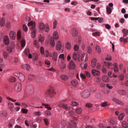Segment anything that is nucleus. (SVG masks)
<instances>
[{"instance_id":"obj_32","label":"nucleus","mask_w":128,"mask_h":128,"mask_svg":"<svg viewBox=\"0 0 128 128\" xmlns=\"http://www.w3.org/2000/svg\"><path fill=\"white\" fill-rule=\"evenodd\" d=\"M21 38V32L20 30H19L17 33V38L18 40H20Z\"/></svg>"},{"instance_id":"obj_43","label":"nucleus","mask_w":128,"mask_h":128,"mask_svg":"<svg viewBox=\"0 0 128 128\" xmlns=\"http://www.w3.org/2000/svg\"><path fill=\"white\" fill-rule=\"evenodd\" d=\"M43 105L44 106L45 108H47L48 110H51L52 109L51 107L49 106V105L48 104H43Z\"/></svg>"},{"instance_id":"obj_25","label":"nucleus","mask_w":128,"mask_h":128,"mask_svg":"<svg viewBox=\"0 0 128 128\" xmlns=\"http://www.w3.org/2000/svg\"><path fill=\"white\" fill-rule=\"evenodd\" d=\"M66 54H65L64 55V54H60L59 56V58L61 59L64 60L66 58Z\"/></svg>"},{"instance_id":"obj_14","label":"nucleus","mask_w":128,"mask_h":128,"mask_svg":"<svg viewBox=\"0 0 128 128\" xmlns=\"http://www.w3.org/2000/svg\"><path fill=\"white\" fill-rule=\"evenodd\" d=\"M92 73L93 75L95 76H98L100 74V72L99 71L94 69L93 70H92Z\"/></svg>"},{"instance_id":"obj_6","label":"nucleus","mask_w":128,"mask_h":128,"mask_svg":"<svg viewBox=\"0 0 128 128\" xmlns=\"http://www.w3.org/2000/svg\"><path fill=\"white\" fill-rule=\"evenodd\" d=\"M58 106L60 108H63L66 110L68 111L70 109V107L67 104H64L63 103L59 104Z\"/></svg>"},{"instance_id":"obj_44","label":"nucleus","mask_w":128,"mask_h":128,"mask_svg":"<svg viewBox=\"0 0 128 128\" xmlns=\"http://www.w3.org/2000/svg\"><path fill=\"white\" fill-rule=\"evenodd\" d=\"M79 47L77 44L75 45L74 47V49L76 51H77Z\"/></svg>"},{"instance_id":"obj_51","label":"nucleus","mask_w":128,"mask_h":128,"mask_svg":"<svg viewBox=\"0 0 128 128\" xmlns=\"http://www.w3.org/2000/svg\"><path fill=\"white\" fill-rule=\"evenodd\" d=\"M34 44L37 48H38L39 47L38 43L37 41L35 40L34 42Z\"/></svg>"},{"instance_id":"obj_56","label":"nucleus","mask_w":128,"mask_h":128,"mask_svg":"<svg viewBox=\"0 0 128 128\" xmlns=\"http://www.w3.org/2000/svg\"><path fill=\"white\" fill-rule=\"evenodd\" d=\"M105 60H106L109 61L112 60L111 57L110 56H108V57L105 58Z\"/></svg>"},{"instance_id":"obj_29","label":"nucleus","mask_w":128,"mask_h":128,"mask_svg":"<svg viewBox=\"0 0 128 128\" xmlns=\"http://www.w3.org/2000/svg\"><path fill=\"white\" fill-rule=\"evenodd\" d=\"M114 71L115 72H118V68L117 66V64L116 63H115L114 64Z\"/></svg>"},{"instance_id":"obj_22","label":"nucleus","mask_w":128,"mask_h":128,"mask_svg":"<svg viewBox=\"0 0 128 128\" xmlns=\"http://www.w3.org/2000/svg\"><path fill=\"white\" fill-rule=\"evenodd\" d=\"M72 85L74 87L76 86H77L78 82L76 80H73L71 82Z\"/></svg>"},{"instance_id":"obj_26","label":"nucleus","mask_w":128,"mask_h":128,"mask_svg":"<svg viewBox=\"0 0 128 128\" xmlns=\"http://www.w3.org/2000/svg\"><path fill=\"white\" fill-rule=\"evenodd\" d=\"M102 95L100 93H96L95 94V97L98 99H101L102 97Z\"/></svg>"},{"instance_id":"obj_10","label":"nucleus","mask_w":128,"mask_h":128,"mask_svg":"<svg viewBox=\"0 0 128 128\" xmlns=\"http://www.w3.org/2000/svg\"><path fill=\"white\" fill-rule=\"evenodd\" d=\"M75 67V65L73 61L71 60L69 62L68 68H69L74 69Z\"/></svg>"},{"instance_id":"obj_35","label":"nucleus","mask_w":128,"mask_h":128,"mask_svg":"<svg viewBox=\"0 0 128 128\" xmlns=\"http://www.w3.org/2000/svg\"><path fill=\"white\" fill-rule=\"evenodd\" d=\"M78 104V103L76 101H73L72 102L71 104V105L73 106H77Z\"/></svg>"},{"instance_id":"obj_15","label":"nucleus","mask_w":128,"mask_h":128,"mask_svg":"<svg viewBox=\"0 0 128 128\" xmlns=\"http://www.w3.org/2000/svg\"><path fill=\"white\" fill-rule=\"evenodd\" d=\"M14 75L16 76H18V78H19V76L20 75L22 76V79H21L22 80H24V75L22 73L19 72H16V73H14Z\"/></svg>"},{"instance_id":"obj_19","label":"nucleus","mask_w":128,"mask_h":128,"mask_svg":"<svg viewBox=\"0 0 128 128\" xmlns=\"http://www.w3.org/2000/svg\"><path fill=\"white\" fill-rule=\"evenodd\" d=\"M53 36L56 40L58 39V32L56 31H55L54 32Z\"/></svg>"},{"instance_id":"obj_28","label":"nucleus","mask_w":128,"mask_h":128,"mask_svg":"<svg viewBox=\"0 0 128 128\" xmlns=\"http://www.w3.org/2000/svg\"><path fill=\"white\" fill-rule=\"evenodd\" d=\"M21 67L22 68L24 67L26 68V69L27 70H29L30 69V68L29 65L27 64H25L24 65H22V66Z\"/></svg>"},{"instance_id":"obj_54","label":"nucleus","mask_w":128,"mask_h":128,"mask_svg":"<svg viewBox=\"0 0 128 128\" xmlns=\"http://www.w3.org/2000/svg\"><path fill=\"white\" fill-rule=\"evenodd\" d=\"M46 114L48 116H50L51 115V114L50 111L48 110L46 111L45 112Z\"/></svg>"},{"instance_id":"obj_5","label":"nucleus","mask_w":128,"mask_h":128,"mask_svg":"<svg viewBox=\"0 0 128 128\" xmlns=\"http://www.w3.org/2000/svg\"><path fill=\"white\" fill-rule=\"evenodd\" d=\"M90 94V92L88 90H85L81 93L82 97L84 98H86L88 97Z\"/></svg>"},{"instance_id":"obj_8","label":"nucleus","mask_w":128,"mask_h":128,"mask_svg":"<svg viewBox=\"0 0 128 128\" xmlns=\"http://www.w3.org/2000/svg\"><path fill=\"white\" fill-rule=\"evenodd\" d=\"M56 49L58 50H60L63 48L61 42L60 41H58L56 45Z\"/></svg>"},{"instance_id":"obj_61","label":"nucleus","mask_w":128,"mask_h":128,"mask_svg":"<svg viewBox=\"0 0 128 128\" xmlns=\"http://www.w3.org/2000/svg\"><path fill=\"white\" fill-rule=\"evenodd\" d=\"M44 40V38L43 37H40L39 38L38 41L41 42H42Z\"/></svg>"},{"instance_id":"obj_45","label":"nucleus","mask_w":128,"mask_h":128,"mask_svg":"<svg viewBox=\"0 0 128 128\" xmlns=\"http://www.w3.org/2000/svg\"><path fill=\"white\" fill-rule=\"evenodd\" d=\"M85 56V54H82L81 56V61H84L85 62L86 61L87 59H86V58L85 60H84V58Z\"/></svg>"},{"instance_id":"obj_63","label":"nucleus","mask_w":128,"mask_h":128,"mask_svg":"<svg viewBox=\"0 0 128 128\" xmlns=\"http://www.w3.org/2000/svg\"><path fill=\"white\" fill-rule=\"evenodd\" d=\"M84 74L87 76L88 77H90V74L87 72H85L84 73Z\"/></svg>"},{"instance_id":"obj_7","label":"nucleus","mask_w":128,"mask_h":128,"mask_svg":"<svg viewBox=\"0 0 128 128\" xmlns=\"http://www.w3.org/2000/svg\"><path fill=\"white\" fill-rule=\"evenodd\" d=\"M14 89L16 91L20 92L22 89V85L21 83L20 82L17 83L14 86Z\"/></svg>"},{"instance_id":"obj_2","label":"nucleus","mask_w":128,"mask_h":128,"mask_svg":"<svg viewBox=\"0 0 128 128\" xmlns=\"http://www.w3.org/2000/svg\"><path fill=\"white\" fill-rule=\"evenodd\" d=\"M55 94V92L52 88L48 89L45 92L46 96L49 98L54 96Z\"/></svg>"},{"instance_id":"obj_59","label":"nucleus","mask_w":128,"mask_h":128,"mask_svg":"<svg viewBox=\"0 0 128 128\" xmlns=\"http://www.w3.org/2000/svg\"><path fill=\"white\" fill-rule=\"evenodd\" d=\"M25 53L26 55H28L29 53V50L28 49H26L25 50Z\"/></svg>"},{"instance_id":"obj_49","label":"nucleus","mask_w":128,"mask_h":128,"mask_svg":"<svg viewBox=\"0 0 128 128\" xmlns=\"http://www.w3.org/2000/svg\"><path fill=\"white\" fill-rule=\"evenodd\" d=\"M92 34L94 36H99L100 35V32H96L93 33Z\"/></svg>"},{"instance_id":"obj_39","label":"nucleus","mask_w":128,"mask_h":128,"mask_svg":"<svg viewBox=\"0 0 128 128\" xmlns=\"http://www.w3.org/2000/svg\"><path fill=\"white\" fill-rule=\"evenodd\" d=\"M122 125L123 127L124 128H126L128 126V124L125 122H122Z\"/></svg>"},{"instance_id":"obj_60","label":"nucleus","mask_w":128,"mask_h":128,"mask_svg":"<svg viewBox=\"0 0 128 128\" xmlns=\"http://www.w3.org/2000/svg\"><path fill=\"white\" fill-rule=\"evenodd\" d=\"M22 111L24 113H26L28 112V110L25 108H23L22 110Z\"/></svg>"},{"instance_id":"obj_12","label":"nucleus","mask_w":128,"mask_h":128,"mask_svg":"<svg viewBox=\"0 0 128 128\" xmlns=\"http://www.w3.org/2000/svg\"><path fill=\"white\" fill-rule=\"evenodd\" d=\"M112 100L113 101L116 102V104H120L121 105L123 106L124 104L123 102L120 100H119L115 98H113L112 99Z\"/></svg>"},{"instance_id":"obj_13","label":"nucleus","mask_w":128,"mask_h":128,"mask_svg":"<svg viewBox=\"0 0 128 128\" xmlns=\"http://www.w3.org/2000/svg\"><path fill=\"white\" fill-rule=\"evenodd\" d=\"M4 42L6 45H8L9 44V41L8 36H5L4 39Z\"/></svg>"},{"instance_id":"obj_37","label":"nucleus","mask_w":128,"mask_h":128,"mask_svg":"<svg viewBox=\"0 0 128 128\" xmlns=\"http://www.w3.org/2000/svg\"><path fill=\"white\" fill-rule=\"evenodd\" d=\"M8 106L10 109V110H12L14 107V105L12 103H9L8 104Z\"/></svg>"},{"instance_id":"obj_24","label":"nucleus","mask_w":128,"mask_h":128,"mask_svg":"<svg viewBox=\"0 0 128 128\" xmlns=\"http://www.w3.org/2000/svg\"><path fill=\"white\" fill-rule=\"evenodd\" d=\"M70 127L71 128L72 127H76V123L74 121H72L70 123Z\"/></svg>"},{"instance_id":"obj_34","label":"nucleus","mask_w":128,"mask_h":128,"mask_svg":"<svg viewBox=\"0 0 128 128\" xmlns=\"http://www.w3.org/2000/svg\"><path fill=\"white\" fill-rule=\"evenodd\" d=\"M124 114L123 113L120 114L118 117V119L120 120H122L124 117Z\"/></svg>"},{"instance_id":"obj_40","label":"nucleus","mask_w":128,"mask_h":128,"mask_svg":"<svg viewBox=\"0 0 128 128\" xmlns=\"http://www.w3.org/2000/svg\"><path fill=\"white\" fill-rule=\"evenodd\" d=\"M50 44L51 46L53 47L55 45V42L54 40H52V39L50 40Z\"/></svg>"},{"instance_id":"obj_36","label":"nucleus","mask_w":128,"mask_h":128,"mask_svg":"<svg viewBox=\"0 0 128 128\" xmlns=\"http://www.w3.org/2000/svg\"><path fill=\"white\" fill-rule=\"evenodd\" d=\"M80 66L82 67V69H85L87 67V64L86 63L80 64Z\"/></svg>"},{"instance_id":"obj_11","label":"nucleus","mask_w":128,"mask_h":128,"mask_svg":"<svg viewBox=\"0 0 128 128\" xmlns=\"http://www.w3.org/2000/svg\"><path fill=\"white\" fill-rule=\"evenodd\" d=\"M78 32L76 28H74L72 29V34L73 36L74 37H76L78 35Z\"/></svg>"},{"instance_id":"obj_31","label":"nucleus","mask_w":128,"mask_h":128,"mask_svg":"<svg viewBox=\"0 0 128 128\" xmlns=\"http://www.w3.org/2000/svg\"><path fill=\"white\" fill-rule=\"evenodd\" d=\"M60 77L62 80L65 81L68 78V77L65 75H62L60 76Z\"/></svg>"},{"instance_id":"obj_50","label":"nucleus","mask_w":128,"mask_h":128,"mask_svg":"<svg viewBox=\"0 0 128 128\" xmlns=\"http://www.w3.org/2000/svg\"><path fill=\"white\" fill-rule=\"evenodd\" d=\"M21 44L22 47V48L24 47L25 45V41L24 40H22L21 41Z\"/></svg>"},{"instance_id":"obj_18","label":"nucleus","mask_w":128,"mask_h":128,"mask_svg":"<svg viewBox=\"0 0 128 128\" xmlns=\"http://www.w3.org/2000/svg\"><path fill=\"white\" fill-rule=\"evenodd\" d=\"M57 53L55 52H54L52 57L53 60L54 61H56L57 60Z\"/></svg>"},{"instance_id":"obj_27","label":"nucleus","mask_w":128,"mask_h":128,"mask_svg":"<svg viewBox=\"0 0 128 128\" xmlns=\"http://www.w3.org/2000/svg\"><path fill=\"white\" fill-rule=\"evenodd\" d=\"M118 93L120 95H123L126 94V92L124 90H120L118 91Z\"/></svg>"},{"instance_id":"obj_47","label":"nucleus","mask_w":128,"mask_h":128,"mask_svg":"<svg viewBox=\"0 0 128 128\" xmlns=\"http://www.w3.org/2000/svg\"><path fill=\"white\" fill-rule=\"evenodd\" d=\"M16 78L14 77H11L10 80V81L12 82H15L16 80Z\"/></svg>"},{"instance_id":"obj_23","label":"nucleus","mask_w":128,"mask_h":128,"mask_svg":"<svg viewBox=\"0 0 128 128\" xmlns=\"http://www.w3.org/2000/svg\"><path fill=\"white\" fill-rule=\"evenodd\" d=\"M82 108L79 107L76 108L75 110L76 112L78 114H81L82 112Z\"/></svg>"},{"instance_id":"obj_64","label":"nucleus","mask_w":128,"mask_h":128,"mask_svg":"<svg viewBox=\"0 0 128 128\" xmlns=\"http://www.w3.org/2000/svg\"><path fill=\"white\" fill-rule=\"evenodd\" d=\"M3 54L5 58H6L8 55V54L6 52H4Z\"/></svg>"},{"instance_id":"obj_55","label":"nucleus","mask_w":128,"mask_h":128,"mask_svg":"<svg viewBox=\"0 0 128 128\" xmlns=\"http://www.w3.org/2000/svg\"><path fill=\"white\" fill-rule=\"evenodd\" d=\"M108 105V104H107V102H102V103L101 105L103 107H104L105 106H107Z\"/></svg>"},{"instance_id":"obj_4","label":"nucleus","mask_w":128,"mask_h":128,"mask_svg":"<svg viewBox=\"0 0 128 128\" xmlns=\"http://www.w3.org/2000/svg\"><path fill=\"white\" fill-rule=\"evenodd\" d=\"M26 92L28 94H32L34 93V88L33 86L30 85L27 86L26 88Z\"/></svg>"},{"instance_id":"obj_48","label":"nucleus","mask_w":128,"mask_h":128,"mask_svg":"<svg viewBox=\"0 0 128 128\" xmlns=\"http://www.w3.org/2000/svg\"><path fill=\"white\" fill-rule=\"evenodd\" d=\"M118 78L120 79L121 80H123L124 78V76L122 74H121L120 76L118 77Z\"/></svg>"},{"instance_id":"obj_57","label":"nucleus","mask_w":128,"mask_h":128,"mask_svg":"<svg viewBox=\"0 0 128 128\" xmlns=\"http://www.w3.org/2000/svg\"><path fill=\"white\" fill-rule=\"evenodd\" d=\"M40 51L41 54H44V49L43 47H41L40 48Z\"/></svg>"},{"instance_id":"obj_16","label":"nucleus","mask_w":128,"mask_h":128,"mask_svg":"<svg viewBox=\"0 0 128 128\" xmlns=\"http://www.w3.org/2000/svg\"><path fill=\"white\" fill-rule=\"evenodd\" d=\"M102 80L104 82H108L109 81V79L108 77L106 76H103L102 77Z\"/></svg>"},{"instance_id":"obj_1","label":"nucleus","mask_w":128,"mask_h":128,"mask_svg":"<svg viewBox=\"0 0 128 128\" xmlns=\"http://www.w3.org/2000/svg\"><path fill=\"white\" fill-rule=\"evenodd\" d=\"M28 26H31L30 28L32 31V38H34L36 36V29L34 28L35 26V24L33 22L31 21L28 23Z\"/></svg>"},{"instance_id":"obj_21","label":"nucleus","mask_w":128,"mask_h":128,"mask_svg":"<svg viewBox=\"0 0 128 128\" xmlns=\"http://www.w3.org/2000/svg\"><path fill=\"white\" fill-rule=\"evenodd\" d=\"M122 32L123 33V37H125L127 36L128 34V30L125 28L123 29L122 30Z\"/></svg>"},{"instance_id":"obj_20","label":"nucleus","mask_w":128,"mask_h":128,"mask_svg":"<svg viewBox=\"0 0 128 128\" xmlns=\"http://www.w3.org/2000/svg\"><path fill=\"white\" fill-rule=\"evenodd\" d=\"M104 65L107 67L108 68H110V66H112L113 65L111 63H110L108 62H104Z\"/></svg>"},{"instance_id":"obj_46","label":"nucleus","mask_w":128,"mask_h":128,"mask_svg":"<svg viewBox=\"0 0 128 128\" xmlns=\"http://www.w3.org/2000/svg\"><path fill=\"white\" fill-rule=\"evenodd\" d=\"M57 21L56 20H54L53 22V28L55 29L57 26Z\"/></svg>"},{"instance_id":"obj_17","label":"nucleus","mask_w":128,"mask_h":128,"mask_svg":"<svg viewBox=\"0 0 128 128\" xmlns=\"http://www.w3.org/2000/svg\"><path fill=\"white\" fill-rule=\"evenodd\" d=\"M36 78V77L33 75L30 74L28 76V78L30 80L34 81Z\"/></svg>"},{"instance_id":"obj_30","label":"nucleus","mask_w":128,"mask_h":128,"mask_svg":"<svg viewBox=\"0 0 128 128\" xmlns=\"http://www.w3.org/2000/svg\"><path fill=\"white\" fill-rule=\"evenodd\" d=\"M106 10L107 13L108 14H110L112 12L111 8L108 6H107L106 7Z\"/></svg>"},{"instance_id":"obj_62","label":"nucleus","mask_w":128,"mask_h":128,"mask_svg":"<svg viewBox=\"0 0 128 128\" xmlns=\"http://www.w3.org/2000/svg\"><path fill=\"white\" fill-rule=\"evenodd\" d=\"M102 71L104 73H105L106 72V70L104 66H103L102 68Z\"/></svg>"},{"instance_id":"obj_53","label":"nucleus","mask_w":128,"mask_h":128,"mask_svg":"<svg viewBox=\"0 0 128 128\" xmlns=\"http://www.w3.org/2000/svg\"><path fill=\"white\" fill-rule=\"evenodd\" d=\"M23 29L25 32H26L28 30V28L24 24L23 25Z\"/></svg>"},{"instance_id":"obj_38","label":"nucleus","mask_w":128,"mask_h":128,"mask_svg":"<svg viewBox=\"0 0 128 128\" xmlns=\"http://www.w3.org/2000/svg\"><path fill=\"white\" fill-rule=\"evenodd\" d=\"M87 50L89 54H91L92 52V48L90 46L88 47Z\"/></svg>"},{"instance_id":"obj_52","label":"nucleus","mask_w":128,"mask_h":128,"mask_svg":"<svg viewBox=\"0 0 128 128\" xmlns=\"http://www.w3.org/2000/svg\"><path fill=\"white\" fill-rule=\"evenodd\" d=\"M44 120L46 126H48V120L46 118H44Z\"/></svg>"},{"instance_id":"obj_33","label":"nucleus","mask_w":128,"mask_h":128,"mask_svg":"<svg viewBox=\"0 0 128 128\" xmlns=\"http://www.w3.org/2000/svg\"><path fill=\"white\" fill-rule=\"evenodd\" d=\"M77 54L76 52H74L73 53L72 58L73 59L75 60H76L77 59Z\"/></svg>"},{"instance_id":"obj_42","label":"nucleus","mask_w":128,"mask_h":128,"mask_svg":"<svg viewBox=\"0 0 128 128\" xmlns=\"http://www.w3.org/2000/svg\"><path fill=\"white\" fill-rule=\"evenodd\" d=\"M66 48L68 50H69L71 48V46L70 44V43L68 42L66 44Z\"/></svg>"},{"instance_id":"obj_9","label":"nucleus","mask_w":128,"mask_h":128,"mask_svg":"<svg viewBox=\"0 0 128 128\" xmlns=\"http://www.w3.org/2000/svg\"><path fill=\"white\" fill-rule=\"evenodd\" d=\"M10 36V38L13 40H14L16 38V34L14 31H11L9 33Z\"/></svg>"},{"instance_id":"obj_41","label":"nucleus","mask_w":128,"mask_h":128,"mask_svg":"<svg viewBox=\"0 0 128 128\" xmlns=\"http://www.w3.org/2000/svg\"><path fill=\"white\" fill-rule=\"evenodd\" d=\"M96 51L98 53H100L101 52V49L100 47L98 46H96Z\"/></svg>"},{"instance_id":"obj_3","label":"nucleus","mask_w":128,"mask_h":128,"mask_svg":"<svg viewBox=\"0 0 128 128\" xmlns=\"http://www.w3.org/2000/svg\"><path fill=\"white\" fill-rule=\"evenodd\" d=\"M39 28L41 30H44L46 32H48L50 30L49 26L48 25L45 26L42 22L40 23L39 25Z\"/></svg>"},{"instance_id":"obj_58","label":"nucleus","mask_w":128,"mask_h":128,"mask_svg":"<svg viewBox=\"0 0 128 128\" xmlns=\"http://www.w3.org/2000/svg\"><path fill=\"white\" fill-rule=\"evenodd\" d=\"M86 106L88 108H90L92 106V104L90 103H87L86 105Z\"/></svg>"}]
</instances>
